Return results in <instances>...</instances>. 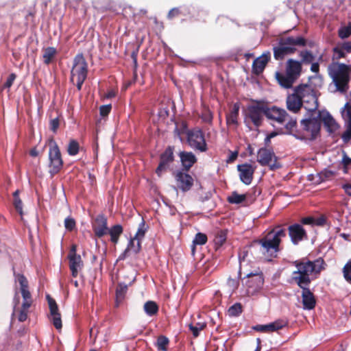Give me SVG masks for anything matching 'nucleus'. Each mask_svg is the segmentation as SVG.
Returning a JSON list of instances; mask_svg holds the SVG:
<instances>
[{"label":"nucleus","mask_w":351,"mask_h":351,"mask_svg":"<svg viewBox=\"0 0 351 351\" xmlns=\"http://www.w3.org/2000/svg\"><path fill=\"white\" fill-rule=\"evenodd\" d=\"M297 270L293 271L291 280L302 289V299L304 309H313L316 300L313 293L309 289L312 280L317 278L326 265L322 258L314 261L307 258L295 261L293 263Z\"/></svg>","instance_id":"1"},{"label":"nucleus","mask_w":351,"mask_h":351,"mask_svg":"<svg viewBox=\"0 0 351 351\" xmlns=\"http://www.w3.org/2000/svg\"><path fill=\"white\" fill-rule=\"evenodd\" d=\"M299 56L301 61L290 58L286 62L284 73L280 71L275 73V78L282 88L286 89L292 88L302 74V64H311L315 59V56L308 50L300 51Z\"/></svg>","instance_id":"2"},{"label":"nucleus","mask_w":351,"mask_h":351,"mask_svg":"<svg viewBox=\"0 0 351 351\" xmlns=\"http://www.w3.org/2000/svg\"><path fill=\"white\" fill-rule=\"evenodd\" d=\"M329 132V112L319 110L317 114L312 115L300 121L301 134L298 137L302 139L314 140L319 134L321 125Z\"/></svg>","instance_id":"3"},{"label":"nucleus","mask_w":351,"mask_h":351,"mask_svg":"<svg viewBox=\"0 0 351 351\" xmlns=\"http://www.w3.org/2000/svg\"><path fill=\"white\" fill-rule=\"evenodd\" d=\"M278 249L270 240V236L253 241L250 245V252L254 258L263 262L271 261L277 256Z\"/></svg>","instance_id":"4"},{"label":"nucleus","mask_w":351,"mask_h":351,"mask_svg":"<svg viewBox=\"0 0 351 351\" xmlns=\"http://www.w3.org/2000/svg\"><path fill=\"white\" fill-rule=\"evenodd\" d=\"M307 40L302 36H287L279 39L278 46L274 47V57L276 60H282L286 56L293 54L296 47H304Z\"/></svg>","instance_id":"5"},{"label":"nucleus","mask_w":351,"mask_h":351,"mask_svg":"<svg viewBox=\"0 0 351 351\" xmlns=\"http://www.w3.org/2000/svg\"><path fill=\"white\" fill-rule=\"evenodd\" d=\"M87 75L88 63L83 53H77L73 59L70 80L73 84H75V82H76L75 85L78 90H81Z\"/></svg>","instance_id":"6"},{"label":"nucleus","mask_w":351,"mask_h":351,"mask_svg":"<svg viewBox=\"0 0 351 351\" xmlns=\"http://www.w3.org/2000/svg\"><path fill=\"white\" fill-rule=\"evenodd\" d=\"M267 104L263 100H252V104L248 105L245 111V120H250L253 125L258 128L263 121L264 116L266 117Z\"/></svg>","instance_id":"7"},{"label":"nucleus","mask_w":351,"mask_h":351,"mask_svg":"<svg viewBox=\"0 0 351 351\" xmlns=\"http://www.w3.org/2000/svg\"><path fill=\"white\" fill-rule=\"evenodd\" d=\"M300 94L303 103V108L312 115L317 113L318 101L315 89L309 84H300Z\"/></svg>","instance_id":"8"},{"label":"nucleus","mask_w":351,"mask_h":351,"mask_svg":"<svg viewBox=\"0 0 351 351\" xmlns=\"http://www.w3.org/2000/svg\"><path fill=\"white\" fill-rule=\"evenodd\" d=\"M350 73L351 66L333 64L332 77L337 90L343 93L348 90Z\"/></svg>","instance_id":"9"},{"label":"nucleus","mask_w":351,"mask_h":351,"mask_svg":"<svg viewBox=\"0 0 351 351\" xmlns=\"http://www.w3.org/2000/svg\"><path fill=\"white\" fill-rule=\"evenodd\" d=\"M49 173L53 176L60 171L64 162L60 148L53 139L49 141Z\"/></svg>","instance_id":"10"},{"label":"nucleus","mask_w":351,"mask_h":351,"mask_svg":"<svg viewBox=\"0 0 351 351\" xmlns=\"http://www.w3.org/2000/svg\"><path fill=\"white\" fill-rule=\"evenodd\" d=\"M188 144L194 149L202 152L207 150L204 134L201 130H189L186 132Z\"/></svg>","instance_id":"11"},{"label":"nucleus","mask_w":351,"mask_h":351,"mask_svg":"<svg viewBox=\"0 0 351 351\" xmlns=\"http://www.w3.org/2000/svg\"><path fill=\"white\" fill-rule=\"evenodd\" d=\"M257 161L262 166H269L271 170L278 169L281 165L277 162L274 152L269 149L261 148L257 154Z\"/></svg>","instance_id":"12"},{"label":"nucleus","mask_w":351,"mask_h":351,"mask_svg":"<svg viewBox=\"0 0 351 351\" xmlns=\"http://www.w3.org/2000/svg\"><path fill=\"white\" fill-rule=\"evenodd\" d=\"M245 282L249 293H255L259 291L264 285V275L259 267L255 268V273H247Z\"/></svg>","instance_id":"13"},{"label":"nucleus","mask_w":351,"mask_h":351,"mask_svg":"<svg viewBox=\"0 0 351 351\" xmlns=\"http://www.w3.org/2000/svg\"><path fill=\"white\" fill-rule=\"evenodd\" d=\"M175 147L169 145L160 155V162L156 169V173L160 176L163 172L167 171L170 165L174 161Z\"/></svg>","instance_id":"14"},{"label":"nucleus","mask_w":351,"mask_h":351,"mask_svg":"<svg viewBox=\"0 0 351 351\" xmlns=\"http://www.w3.org/2000/svg\"><path fill=\"white\" fill-rule=\"evenodd\" d=\"M177 187L182 192H187L191 189L194 184L193 177L184 170H178L173 173Z\"/></svg>","instance_id":"15"},{"label":"nucleus","mask_w":351,"mask_h":351,"mask_svg":"<svg viewBox=\"0 0 351 351\" xmlns=\"http://www.w3.org/2000/svg\"><path fill=\"white\" fill-rule=\"evenodd\" d=\"M300 89L301 87L295 86L293 93L287 97V108L291 112L297 113L303 108V103L300 94Z\"/></svg>","instance_id":"16"},{"label":"nucleus","mask_w":351,"mask_h":351,"mask_svg":"<svg viewBox=\"0 0 351 351\" xmlns=\"http://www.w3.org/2000/svg\"><path fill=\"white\" fill-rule=\"evenodd\" d=\"M288 233L291 242L298 245L302 241L308 239L307 232L303 226L300 223H293L288 227Z\"/></svg>","instance_id":"17"},{"label":"nucleus","mask_w":351,"mask_h":351,"mask_svg":"<svg viewBox=\"0 0 351 351\" xmlns=\"http://www.w3.org/2000/svg\"><path fill=\"white\" fill-rule=\"evenodd\" d=\"M92 228L94 234L97 238H101L109 232L108 219L104 214H99L92 221Z\"/></svg>","instance_id":"18"},{"label":"nucleus","mask_w":351,"mask_h":351,"mask_svg":"<svg viewBox=\"0 0 351 351\" xmlns=\"http://www.w3.org/2000/svg\"><path fill=\"white\" fill-rule=\"evenodd\" d=\"M266 117L268 119L283 124L287 121V120H288L289 115L285 109L278 108L276 106L269 107L267 104Z\"/></svg>","instance_id":"19"},{"label":"nucleus","mask_w":351,"mask_h":351,"mask_svg":"<svg viewBox=\"0 0 351 351\" xmlns=\"http://www.w3.org/2000/svg\"><path fill=\"white\" fill-rule=\"evenodd\" d=\"M237 169L239 171V178L241 181L246 185L250 184L253 180V176L255 171V169L252 165L248 163L239 165L237 166Z\"/></svg>","instance_id":"20"},{"label":"nucleus","mask_w":351,"mask_h":351,"mask_svg":"<svg viewBox=\"0 0 351 351\" xmlns=\"http://www.w3.org/2000/svg\"><path fill=\"white\" fill-rule=\"evenodd\" d=\"M18 281L21 286V292L23 298V304L25 308H29L32 303V295L28 290V281L23 274L18 275Z\"/></svg>","instance_id":"21"},{"label":"nucleus","mask_w":351,"mask_h":351,"mask_svg":"<svg viewBox=\"0 0 351 351\" xmlns=\"http://www.w3.org/2000/svg\"><path fill=\"white\" fill-rule=\"evenodd\" d=\"M271 59V53L267 51L256 58L252 64V72L255 75H260L264 71L267 64Z\"/></svg>","instance_id":"22"},{"label":"nucleus","mask_w":351,"mask_h":351,"mask_svg":"<svg viewBox=\"0 0 351 351\" xmlns=\"http://www.w3.org/2000/svg\"><path fill=\"white\" fill-rule=\"evenodd\" d=\"M141 250V242L132 237L129 241L127 247L119 256V260H124L128 257L131 254H137Z\"/></svg>","instance_id":"23"},{"label":"nucleus","mask_w":351,"mask_h":351,"mask_svg":"<svg viewBox=\"0 0 351 351\" xmlns=\"http://www.w3.org/2000/svg\"><path fill=\"white\" fill-rule=\"evenodd\" d=\"M179 156L182 166V169L181 170H184L185 171H189L197 160L194 154L191 152H180Z\"/></svg>","instance_id":"24"},{"label":"nucleus","mask_w":351,"mask_h":351,"mask_svg":"<svg viewBox=\"0 0 351 351\" xmlns=\"http://www.w3.org/2000/svg\"><path fill=\"white\" fill-rule=\"evenodd\" d=\"M287 235L286 230L280 226H276L267 236H270V240L276 244V246L280 249L281 239Z\"/></svg>","instance_id":"25"},{"label":"nucleus","mask_w":351,"mask_h":351,"mask_svg":"<svg viewBox=\"0 0 351 351\" xmlns=\"http://www.w3.org/2000/svg\"><path fill=\"white\" fill-rule=\"evenodd\" d=\"M68 258L71 275L75 278L78 274V269H81L83 265L81 256L80 255H69Z\"/></svg>","instance_id":"26"},{"label":"nucleus","mask_w":351,"mask_h":351,"mask_svg":"<svg viewBox=\"0 0 351 351\" xmlns=\"http://www.w3.org/2000/svg\"><path fill=\"white\" fill-rule=\"evenodd\" d=\"M239 105L238 103H235L230 112L226 114V124L227 125H238V118L239 114Z\"/></svg>","instance_id":"27"},{"label":"nucleus","mask_w":351,"mask_h":351,"mask_svg":"<svg viewBox=\"0 0 351 351\" xmlns=\"http://www.w3.org/2000/svg\"><path fill=\"white\" fill-rule=\"evenodd\" d=\"M58 51L55 47H48L43 49V61L46 65L50 64L55 59Z\"/></svg>","instance_id":"28"},{"label":"nucleus","mask_w":351,"mask_h":351,"mask_svg":"<svg viewBox=\"0 0 351 351\" xmlns=\"http://www.w3.org/2000/svg\"><path fill=\"white\" fill-rule=\"evenodd\" d=\"M109 232H107V234L110 236V241L112 243L117 244L119 241L120 236L123 232V228L121 225L116 224L112 226L110 228H108Z\"/></svg>","instance_id":"29"},{"label":"nucleus","mask_w":351,"mask_h":351,"mask_svg":"<svg viewBox=\"0 0 351 351\" xmlns=\"http://www.w3.org/2000/svg\"><path fill=\"white\" fill-rule=\"evenodd\" d=\"M128 291V285L123 283H119L116 289L115 306L118 307L123 301Z\"/></svg>","instance_id":"30"},{"label":"nucleus","mask_w":351,"mask_h":351,"mask_svg":"<svg viewBox=\"0 0 351 351\" xmlns=\"http://www.w3.org/2000/svg\"><path fill=\"white\" fill-rule=\"evenodd\" d=\"M143 309L147 315L152 317L158 313L159 307L156 302L149 300L144 304Z\"/></svg>","instance_id":"31"},{"label":"nucleus","mask_w":351,"mask_h":351,"mask_svg":"<svg viewBox=\"0 0 351 351\" xmlns=\"http://www.w3.org/2000/svg\"><path fill=\"white\" fill-rule=\"evenodd\" d=\"M288 325L286 319H277L274 322L267 324V332L278 331Z\"/></svg>","instance_id":"32"},{"label":"nucleus","mask_w":351,"mask_h":351,"mask_svg":"<svg viewBox=\"0 0 351 351\" xmlns=\"http://www.w3.org/2000/svg\"><path fill=\"white\" fill-rule=\"evenodd\" d=\"M247 199V194H239L237 191L232 192L231 195L228 197L227 201L230 204H239Z\"/></svg>","instance_id":"33"},{"label":"nucleus","mask_w":351,"mask_h":351,"mask_svg":"<svg viewBox=\"0 0 351 351\" xmlns=\"http://www.w3.org/2000/svg\"><path fill=\"white\" fill-rule=\"evenodd\" d=\"M169 344V339L165 335L158 337L156 347L159 351H167Z\"/></svg>","instance_id":"34"},{"label":"nucleus","mask_w":351,"mask_h":351,"mask_svg":"<svg viewBox=\"0 0 351 351\" xmlns=\"http://www.w3.org/2000/svg\"><path fill=\"white\" fill-rule=\"evenodd\" d=\"M227 239V232L226 230H219L217 232L215 239L214 243L216 249L220 247L223 245V244L226 242Z\"/></svg>","instance_id":"35"},{"label":"nucleus","mask_w":351,"mask_h":351,"mask_svg":"<svg viewBox=\"0 0 351 351\" xmlns=\"http://www.w3.org/2000/svg\"><path fill=\"white\" fill-rule=\"evenodd\" d=\"M346 114L349 119V125L347 130L341 135L344 143H348L351 139V106L348 108Z\"/></svg>","instance_id":"36"},{"label":"nucleus","mask_w":351,"mask_h":351,"mask_svg":"<svg viewBox=\"0 0 351 351\" xmlns=\"http://www.w3.org/2000/svg\"><path fill=\"white\" fill-rule=\"evenodd\" d=\"M147 230V227L145 225V222L143 219L140 223L137 232L134 236V239H137L141 242V240L145 237V233Z\"/></svg>","instance_id":"37"},{"label":"nucleus","mask_w":351,"mask_h":351,"mask_svg":"<svg viewBox=\"0 0 351 351\" xmlns=\"http://www.w3.org/2000/svg\"><path fill=\"white\" fill-rule=\"evenodd\" d=\"M47 300L49 304L50 315L53 316L56 315V314H60L56 300L53 298H52L49 295H47Z\"/></svg>","instance_id":"38"},{"label":"nucleus","mask_w":351,"mask_h":351,"mask_svg":"<svg viewBox=\"0 0 351 351\" xmlns=\"http://www.w3.org/2000/svg\"><path fill=\"white\" fill-rule=\"evenodd\" d=\"M228 312L231 317L239 316L243 312V306L240 302H236L228 308Z\"/></svg>","instance_id":"39"},{"label":"nucleus","mask_w":351,"mask_h":351,"mask_svg":"<svg viewBox=\"0 0 351 351\" xmlns=\"http://www.w3.org/2000/svg\"><path fill=\"white\" fill-rule=\"evenodd\" d=\"M207 241H208V237H207L206 234L202 233V232L197 233L195 234V238L193 239V249H192L193 252H194V251H195V245H204V244H206Z\"/></svg>","instance_id":"40"},{"label":"nucleus","mask_w":351,"mask_h":351,"mask_svg":"<svg viewBox=\"0 0 351 351\" xmlns=\"http://www.w3.org/2000/svg\"><path fill=\"white\" fill-rule=\"evenodd\" d=\"M80 149V145L78 142L74 139L69 141L67 147V152L70 156H75L78 154Z\"/></svg>","instance_id":"41"},{"label":"nucleus","mask_w":351,"mask_h":351,"mask_svg":"<svg viewBox=\"0 0 351 351\" xmlns=\"http://www.w3.org/2000/svg\"><path fill=\"white\" fill-rule=\"evenodd\" d=\"M287 123L285 124V129L287 132L289 134H293V132H297V120L296 119L292 118L289 116L288 120H287Z\"/></svg>","instance_id":"42"},{"label":"nucleus","mask_w":351,"mask_h":351,"mask_svg":"<svg viewBox=\"0 0 351 351\" xmlns=\"http://www.w3.org/2000/svg\"><path fill=\"white\" fill-rule=\"evenodd\" d=\"M206 326L205 323L197 322L195 326L193 324L189 325V330L193 333L194 337H197L199 335V331L204 330Z\"/></svg>","instance_id":"43"},{"label":"nucleus","mask_w":351,"mask_h":351,"mask_svg":"<svg viewBox=\"0 0 351 351\" xmlns=\"http://www.w3.org/2000/svg\"><path fill=\"white\" fill-rule=\"evenodd\" d=\"M64 227L66 230L69 232L73 231L76 227L75 220L70 217H66L64 219Z\"/></svg>","instance_id":"44"},{"label":"nucleus","mask_w":351,"mask_h":351,"mask_svg":"<svg viewBox=\"0 0 351 351\" xmlns=\"http://www.w3.org/2000/svg\"><path fill=\"white\" fill-rule=\"evenodd\" d=\"M201 118L203 121L210 123L213 119V114L208 108H205L202 111Z\"/></svg>","instance_id":"45"},{"label":"nucleus","mask_w":351,"mask_h":351,"mask_svg":"<svg viewBox=\"0 0 351 351\" xmlns=\"http://www.w3.org/2000/svg\"><path fill=\"white\" fill-rule=\"evenodd\" d=\"M239 285V281L238 278H228L227 280V286L229 288V290L231 291H234L237 290Z\"/></svg>","instance_id":"46"},{"label":"nucleus","mask_w":351,"mask_h":351,"mask_svg":"<svg viewBox=\"0 0 351 351\" xmlns=\"http://www.w3.org/2000/svg\"><path fill=\"white\" fill-rule=\"evenodd\" d=\"M351 34V24L341 27L339 30V36L341 38H346Z\"/></svg>","instance_id":"47"},{"label":"nucleus","mask_w":351,"mask_h":351,"mask_svg":"<svg viewBox=\"0 0 351 351\" xmlns=\"http://www.w3.org/2000/svg\"><path fill=\"white\" fill-rule=\"evenodd\" d=\"M51 317V322L54 327L57 330H61L62 328V319H61V314L56 315Z\"/></svg>","instance_id":"48"},{"label":"nucleus","mask_w":351,"mask_h":351,"mask_svg":"<svg viewBox=\"0 0 351 351\" xmlns=\"http://www.w3.org/2000/svg\"><path fill=\"white\" fill-rule=\"evenodd\" d=\"M346 54L343 53V51L338 45L335 47H334L332 55L333 61L337 60L341 58H344Z\"/></svg>","instance_id":"49"},{"label":"nucleus","mask_w":351,"mask_h":351,"mask_svg":"<svg viewBox=\"0 0 351 351\" xmlns=\"http://www.w3.org/2000/svg\"><path fill=\"white\" fill-rule=\"evenodd\" d=\"M328 217L325 215H322L318 217H315L314 226L322 227L327 224Z\"/></svg>","instance_id":"50"},{"label":"nucleus","mask_w":351,"mask_h":351,"mask_svg":"<svg viewBox=\"0 0 351 351\" xmlns=\"http://www.w3.org/2000/svg\"><path fill=\"white\" fill-rule=\"evenodd\" d=\"M29 308H25L23 304L21 306V309L19 311L18 319L21 322H25L27 318V313Z\"/></svg>","instance_id":"51"},{"label":"nucleus","mask_w":351,"mask_h":351,"mask_svg":"<svg viewBox=\"0 0 351 351\" xmlns=\"http://www.w3.org/2000/svg\"><path fill=\"white\" fill-rule=\"evenodd\" d=\"M343 275L348 281L351 282V260L344 266Z\"/></svg>","instance_id":"52"},{"label":"nucleus","mask_w":351,"mask_h":351,"mask_svg":"<svg viewBox=\"0 0 351 351\" xmlns=\"http://www.w3.org/2000/svg\"><path fill=\"white\" fill-rule=\"evenodd\" d=\"M16 75L14 73H11L6 82L4 83V84L3 85V88H8L9 89L13 84L14 80H16Z\"/></svg>","instance_id":"53"},{"label":"nucleus","mask_w":351,"mask_h":351,"mask_svg":"<svg viewBox=\"0 0 351 351\" xmlns=\"http://www.w3.org/2000/svg\"><path fill=\"white\" fill-rule=\"evenodd\" d=\"M315 217L308 216L305 217L301 218L300 222L302 226V225H310L312 227L314 226Z\"/></svg>","instance_id":"54"},{"label":"nucleus","mask_w":351,"mask_h":351,"mask_svg":"<svg viewBox=\"0 0 351 351\" xmlns=\"http://www.w3.org/2000/svg\"><path fill=\"white\" fill-rule=\"evenodd\" d=\"M14 206L16 209V210L19 213L21 216L23 215V202L20 198L14 199L13 202Z\"/></svg>","instance_id":"55"},{"label":"nucleus","mask_w":351,"mask_h":351,"mask_svg":"<svg viewBox=\"0 0 351 351\" xmlns=\"http://www.w3.org/2000/svg\"><path fill=\"white\" fill-rule=\"evenodd\" d=\"M112 109L111 104L103 105L99 108V113L101 117H106L109 114Z\"/></svg>","instance_id":"56"},{"label":"nucleus","mask_w":351,"mask_h":351,"mask_svg":"<svg viewBox=\"0 0 351 351\" xmlns=\"http://www.w3.org/2000/svg\"><path fill=\"white\" fill-rule=\"evenodd\" d=\"M59 125H60V120L58 117L53 119L50 121L49 128L52 132H56L57 130L59 128Z\"/></svg>","instance_id":"57"},{"label":"nucleus","mask_w":351,"mask_h":351,"mask_svg":"<svg viewBox=\"0 0 351 351\" xmlns=\"http://www.w3.org/2000/svg\"><path fill=\"white\" fill-rule=\"evenodd\" d=\"M338 45L340 47L345 54L346 53H351V42L339 43Z\"/></svg>","instance_id":"58"},{"label":"nucleus","mask_w":351,"mask_h":351,"mask_svg":"<svg viewBox=\"0 0 351 351\" xmlns=\"http://www.w3.org/2000/svg\"><path fill=\"white\" fill-rule=\"evenodd\" d=\"M137 54H138L137 51H132V53H131V58H132V59L133 60V62H134V77L135 80L137 77V73H136V68L138 66Z\"/></svg>","instance_id":"59"},{"label":"nucleus","mask_w":351,"mask_h":351,"mask_svg":"<svg viewBox=\"0 0 351 351\" xmlns=\"http://www.w3.org/2000/svg\"><path fill=\"white\" fill-rule=\"evenodd\" d=\"M342 163L345 168L344 171L346 172L347 167L351 163V158L344 152H343Z\"/></svg>","instance_id":"60"},{"label":"nucleus","mask_w":351,"mask_h":351,"mask_svg":"<svg viewBox=\"0 0 351 351\" xmlns=\"http://www.w3.org/2000/svg\"><path fill=\"white\" fill-rule=\"evenodd\" d=\"M252 329L257 332H267V324L266 325L258 324V325L254 326L252 327Z\"/></svg>","instance_id":"61"},{"label":"nucleus","mask_w":351,"mask_h":351,"mask_svg":"<svg viewBox=\"0 0 351 351\" xmlns=\"http://www.w3.org/2000/svg\"><path fill=\"white\" fill-rule=\"evenodd\" d=\"M180 14V10L178 8H173L168 13V18L172 19Z\"/></svg>","instance_id":"62"},{"label":"nucleus","mask_w":351,"mask_h":351,"mask_svg":"<svg viewBox=\"0 0 351 351\" xmlns=\"http://www.w3.org/2000/svg\"><path fill=\"white\" fill-rule=\"evenodd\" d=\"M319 65L317 62H311V71L314 73H317L319 71Z\"/></svg>","instance_id":"63"},{"label":"nucleus","mask_w":351,"mask_h":351,"mask_svg":"<svg viewBox=\"0 0 351 351\" xmlns=\"http://www.w3.org/2000/svg\"><path fill=\"white\" fill-rule=\"evenodd\" d=\"M343 189L345 190V192L349 195H351V184H346L343 186Z\"/></svg>","instance_id":"64"}]
</instances>
